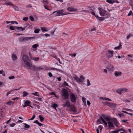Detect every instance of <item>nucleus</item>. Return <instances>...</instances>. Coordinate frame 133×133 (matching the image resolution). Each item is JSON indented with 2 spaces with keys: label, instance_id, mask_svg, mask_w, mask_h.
I'll return each instance as SVG.
<instances>
[{
  "label": "nucleus",
  "instance_id": "nucleus-13",
  "mask_svg": "<svg viewBox=\"0 0 133 133\" xmlns=\"http://www.w3.org/2000/svg\"><path fill=\"white\" fill-rule=\"evenodd\" d=\"M108 125L109 128L114 127V126L112 122L111 121H109L108 122Z\"/></svg>",
  "mask_w": 133,
  "mask_h": 133
},
{
  "label": "nucleus",
  "instance_id": "nucleus-15",
  "mask_svg": "<svg viewBox=\"0 0 133 133\" xmlns=\"http://www.w3.org/2000/svg\"><path fill=\"white\" fill-rule=\"evenodd\" d=\"M116 106V104L115 103H110L108 106L110 107L113 108L115 107Z\"/></svg>",
  "mask_w": 133,
  "mask_h": 133
},
{
  "label": "nucleus",
  "instance_id": "nucleus-42",
  "mask_svg": "<svg viewBox=\"0 0 133 133\" xmlns=\"http://www.w3.org/2000/svg\"><path fill=\"white\" fill-rule=\"evenodd\" d=\"M9 29L11 30H14L15 29V28L12 26H10L9 27Z\"/></svg>",
  "mask_w": 133,
  "mask_h": 133
},
{
  "label": "nucleus",
  "instance_id": "nucleus-31",
  "mask_svg": "<svg viewBox=\"0 0 133 133\" xmlns=\"http://www.w3.org/2000/svg\"><path fill=\"white\" fill-rule=\"evenodd\" d=\"M39 45L38 44H35L32 45V47L33 48L35 49Z\"/></svg>",
  "mask_w": 133,
  "mask_h": 133
},
{
  "label": "nucleus",
  "instance_id": "nucleus-9",
  "mask_svg": "<svg viewBox=\"0 0 133 133\" xmlns=\"http://www.w3.org/2000/svg\"><path fill=\"white\" fill-rule=\"evenodd\" d=\"M62 106L64 107H65L66 106L68 108L71 107L70 103L68 101H66L65 104H63Z\"/></svg>",
  "mask_w": 133,
  "mask_h": 133
},
{
  "label": "nucleus",
  "instance_id": "nucleus-6",
  "mask_svg": "<svg viewBox=\"0 0 133 133\" xmlns=\"http://www.w3.org/2000/svg\"><path fill=\"white\" fill-rule=\"evenodd\" d=\"M113 51H111L110 50H108L106 54L107 57L109 58L113 56Z\"/></svg>",
  "mask_w": 133,
  "mask_h": 133
},
{
  "label": "nucleus",
  "instance_id": "nucleus-20",
  "mask_svg": "<svg viewBox=\"0 0 133 133\" xmlns=\"http://www.w3.org/2000/svg\"><path fill=\"white\" fill-rule=\"evenodd\" d=\"M88 8H89V9L88 10L89 11V12H92L95 9V8L94 6L91 7H88Z\"/></svg>",
  "mask_w": 133,
  "mask_h": 133
},
{
  "label": "nucleus",
  "instance_id": "nucleus-37",
  "mask_svg": "<svg viewBox=\"0 0 133 133\" xmlns=\"http://www.w3.org/2000/svg\"><path fill=\"white\" fill-rule=\"evenodd\" d=\"M103 98L104 100L105 101H111V99H109L108 98H107L106 97H105V98Z\"/></svg>",
  "mask_w": 133,
  "mask_h": 133
},
{
  "label": "nucleus",
  "instance_id": "nucleus-50",
  "mask_svg": "<svg viewBox=\"0 0 133 133\" xmlns=\"http://www.w3.org/2000/svg\"><path fill=\"white\" fill-rule=\"evenodd\" d=\"M14 91V90H11L10 91H9L6 94V96H8L9 95L10 93L11 92H12V91Z\"/></svg>",
  "mask_w": 133,
  "mask_h": 133
},
{
  "label": "nucleus",
  "instance_id": "nucleus-64",
  "mask_svg": "<svg viewBox=\"0 0 133 133\" xmlns=\"http://www.w3.org/2000/svg\"><path fill=\"white\" fill-rule=\"evenodd\" d=\"M43 31H47L46 30V29L44 28H42L41 29Z\"/></svg>",
  "mask_w": 133,
  "mask_h": 133
},
{
  "label": "nucleus",
  "instance_id": "nucleus-48",
  "mask_svg": "<svg viewBox=\"0 0 133 133\" xmlns=\"http://www.w3.org/2000/svg\"><path fill=\"white\" fill-rule=\"evenodd\" d=\"M100 118H101V120L104 123V124H105V123H106L107 122L104 120L103 119V118L102 117H101Z\"/></svg>",
  "mask_w": 133,
  "mask_h": 133
},
{
  "label": "nucleus",
  "instance_id": "nucleus-12",
  "mask_svg": "<svg viewBox=\"0 0 133 133\" xmlns=\"http://www.w3.org/2000/svg\"><path fill=\"white\" fill-rule=\"evenodd\" d=\"M67 10L68 11L71 12L76 11L77 10L76 9L72 7H69L67 9Z\"/></svg>",
  "mask_w": 133,
  "mask_h": 133
},
{
  "label": "nucleus",
  "instance_id": "nucleus-44",
  "mask_svg": "<svg viewBox=\"0 0 133 133\" xmlns=\"http://www.w3.org/2000/svg\"><path fill=\"white\" fill-rule=\"evenodd\" d=\"M104 105H106L108 106V105H109L110 102L106 101L104 102Z\"/></svg>",
  "mask_w": 133,
  "mask_h": 133
},
{
  "label": "nucleus",
  "instance_id": "nucleus-19",
  "mask_svg": "<svg viewBox=\"0 0 133 133\" xmlns=\"http://www.w3.org/2000/svg\"><path fill=\"white\" fill-rule=\"evenodd\" d=\"M34 123H36L38 124L39 126H41L43 125V124H42L41 123L39 122L38 120H36L34 122Z\"/></svg>",
  "mask_w": 133,
  "mask_h": 133
},
{
  "label": "nucleus",
  "instance_id": "nucleus-4",
  "mask_svg": "<svg viewBox=\"0 0 133 133\" xmlns=\"http://www.w3.org/2000/svg\"><path fill=\"white\" fill-rule=\"evenodd\" d=\"M63 9L61 10H58L57 11L54 12L53 13V14L55 13V15L56 16H59L60 15H64L68 14H64L63 13Z\"/></svg>",
  "mask_w": 133,
  "mask_h": 133
},
{
  "label": "nucleus",
  "instance_id": "nucleus-38",
  "mask_svg": "<svg viewBox=\"0 0 133 133\" xmlns=\"http://www.w3.org/2000/svg\"><path fill=\"white\" fill-rule=\"evenodd\" d=\"M129 5H131L132 7V9L133 10V2H131L129 3Z\"/></svg>",
  "mask_w": 133,
  "mask_h": 133
},
{
  "label": "nucleus",
  "instance_id": "nucleus-14",
  "mask_svg": "<svg viewBox=\"0 0 133 133\" xmlns=\"http://www.w3.org/2000/svg\"><path fill=\"white\" fill-rule=\"evenodd\" d=\"M74 78L78 82H82V80L76 76L75 77H74Z\"/></svg>",
  "mask_w": 133,
  "mask_h": 133
},
{
  "label": "nucleus",
  "instance_id": "nucleus-53",
  "mask_svg": "<svg viewBox=\"0 0 133 133\" xmlns=\"http://www.w3.org/2000/svg\"><path fill=\"white\" fill-rule=\"evenodd\" d=\"M80 78L82 79H81L82 82L85 79L84 77L82 75H81V76Z\"/></svg>",
  "mask_w": 133,
  "mask_h": 133
},
{
  "label": "nucleus",
  "instance_id": "nucleus-39",
  "mask_svg": "<svg viewBox=\"0 0 133 133\" xmlns=\"http://www.w3.org/2000/svg\"><path fill=\"white\" fill-rule=\"evenodd\" d=\"M39 59V58L38 57H35V58L33 57L32 58V59L36 61H38V60Z\"/></svg>",
  "mask_w": 133,
  "mask_h": 133
},
{
  "label": "nucleus",
  "instance_id": "nucleus-21",
  "mask_svg": "<svg viewBox=\"0 0 133 133\" xmlns=\"http://www.w3.org/2000/svg\"><path fill=\"white\" fill-rule=\"evenodd\" d=\"M115 0H107L106 2L110 4H113L115 2Z\"/></svg>",
  "mask_w": 133,
  "mask_h": 133
},
{
  "label": "nucleus",
  "instance_id": "nucleus-16",
  "mask_svg": "<svg viewBox=\"0 0 133 133\" xmlns=\"http://www.w3.org/2000/svg\"><path fill=\"white\" fill-rule=\"evenodd\" d=\"M104 118L106 121H108V122L110 120V118L108 117L107 116L105 115H103L102 116Z\"/></svg>",
  "mask_w": 133,
  "mask_h": 133
},
{
  "label": "nucleus",
  "instance_id": "nucleus-22",
  "mask_svg": "<svg viewBox=\"0 0 133 133\" xmlns=\"http://www.w3.org/2000/svg\"><path fill=\"white\" fill-rule=\"evenodd\" d=\"M123 89H120L117 90V92L120 95L122 94V92L123 91Z\"/></svg>",
  "mask_w": 133,
  "mask_h": 133
},
{
  "label": "nucleus",
  "instance_id": "nucleus-46",
  "mask_svg": "<svg viewBox=\"0 0 133 133\" xmlns=\"http://www.w3.org/2000/svg\"><path fill=\"white\" fill-rule=\"evenodd\" d=\"M132 35L130 34H129L128 36H127V39H128L131 36H132Z\"/></svg>",
  "mask_w": 133,
  "mask_h": 133
},
{
  "label": "nucleus",
  "instance_id": "nucleus-17",
  "mask_svg": "<svg viewBox=\"0 0 133 133\" xmlns=\"http://www.w3.org/2000/svg\"><path fill=\"white\" fill-rule=\"evenodd\" d=\"M96 17L98 19V20L100 21H103L104 20V18H105L104 17H98V16H96Z\"/></svg>",
  "mask_w": 133,
  "mask_h": 133
},
{
  "label": "nucleus",
  "instance_id": "nucleus-55",
  "mask_svg": "<svg viewBox=\"0 0 133 133\" xmlns=\"http://www.w3.org/2000/svg\"><path fill=\"white\" fill-rule=\"evenodd\" d=\"M14 78H15V77L13 76H10L9 77V79H14Z\"/></svg>",
  "mask_w": 133,
  "mask_h": 133
},
{
  "label": "nucleus",
  "instance_id": "nucleus-1",
  "mask_svg": "<svg viewBox=\"0 0 133 133\" xmlns=\"http://www.w3.org/2000/svg\"><path fill=\"white\" fill-rule=\"evenodd\" d=\"M22 59L25 65L32 70L38 71L43 69L41 66L32 65L31 61L29 59V58L26 55H23Z\"/></svg>",
  "mask_w": 133,
  "mask_h": 133
},
{
  "label": "nucleus",
  "instance_id": "nucleus-51",
  "mask_svg": "<svg viewBox=\"0 0 133 133\" xmlns=\"http://www.w3.org/2000/svg\"><path fill=\"white\" fill-rule=\"evenodd\" d=\"M14 91V90H11L10 91H9L6 94V96H8L9 95L10 93L11 92H12V91Z\"/></svg>",
  "mask_w": 133,
  "mask_h": 133
},
{
  "label": "nucleus",
  "instance_id": "nucleus-35",
  "mask_svg": "<svg viewBox=\"0 0 133 133\" xmlns=\"http://www.w3.org/2000/svg\"><path fill=\"white\" fill-rule=\"evenodd\" d=\"M31 102L28 100L26 101L24 103L25 104H26V105H29L30 104Z\"/></svg>",
  "mask_w": 133,
  "mask_h": 133
},
{
  "label": "nucleus",
  "instance_id": "nucleus-47",
  "mask_svg": "<svg viewBox=\"0 0 133 133\" xmlns=\"http://www.w3.org/2000/svg\"><path fill=\"white\" fill-rule=\"evenodd\" d=\"M40 30L38 29H36L34 31V32L36 33H37L39 32Z\"/></svg>",
  "mask_w": 133,
  "mask_h": 133
},
{
  "label": "nucleus",
  "instance_id": "nucleus-7",
  "mask_svg": "<svg viewBox=\"0 0 133 133\" xmlns=\"http://www.w3.org/2000/svg\"><path fill=\"white\" fill-rule=\"evenodd\" d=\"M29 25L28 24L26 26H25L24 27H22V26L20 27H17V26H15V28L17 29L18 30H20L21 31H23L24 30H25V29L28 26H29Z\"/></svg>",
  "mask_w": 133,
  "mask_h": 133
},
{
  "label": "nucleus",
  "instance_id": "nucleus-59",
  "mask_svg": "<svg viewBox=\"0 0 133 133\" xmlns=\"http://www.w3.org/2000/svg\"><path fill=\"white\" fill-rule=\"evenodd\" d=\"M69 55L70 56H74V57H75L76 56V54H69Z\"/></svg>",
  "mask_w": 133,
  "mask_h": 133
},
{
  "label": "nucleus",
  "instance_id": "nucleus-29",
  "mask_svg": "<svg viewBox=\"0 0 133 133\" xmlns=\"http://www.w3.org/2000/svg\"><path fill=\"white\" fill-rule=\"evenodd\" d=\"M33 37H24V41H28V40L30 39L31 38H33Z\"/></svg>",
  "mask_w": 133,
  "mask_h": 133
},
{
  "label": "nucleus",
  "instance_id": "nucleus-18",
  "mask_svg": "<svg viewBox=\"0 0 133 133\" xmlns=\"http://www.w3.org/2000/svg\"><path fill=\"white\" fill-rule=\"evenodd\" d=\"M12 60L14 61H15L17 59V57L16 54H13L11 56Z\"/></svg>",
  "mask_w": 133,
  "mask_h": 133
},
{
  "label": "nucleus",
  "instance_id": "nucleus-2",
  "mask_svg": "<svg viewBox=\"0 0 133 133\" xmlns=\"http://www.w3.org/2000/svg\"><path fill=\"white\" fill-rule=\"evenodd\" d=\"M99 11V14L101 16H104L105 18L109 17L110 14L108 13L106 11L102 9L99 7L98 8Z\"/></svg>",
  "mask_w": 133,
  "mask_h": 133
},
{
  "label": "nucleus",
  "instance_id": "nucleus-52",
  "mask_svg": "<svg viewBox=\"0 0 133 133\" xmlns=\"http://www.w3.org/2000/svg\"><path fill=\"white\" fill-rule=\"evenodd\" d=\"M103 127L101 125H99L98 126V129H100V130L101 131V130L102 129Z\"/></svg>",
  "mask_w": 133,
  "mask_h": 133
},
{
  "label": "nucleus",
  "instance_id": "nucleus-41",
  "mask_svg": "<svg viewBox=\"0 0 133 133\" xmlns=\"http://www.w3.org/2000/svg\"><path fill=\"white\" fill-rule=\"evenodd\" d=\"M5 4L6 5H14L13 4L11 3L10 2H6L5 3Z\"/></svg>",
  "mask_w": 133,
  "mask_h": 133
},
{
  "label": "nucleus",
  "instance_id": "nucleus-60",
  "mask_svg": "<svg viewBox=\"0 0 133 133\" xmlns=\"http://www.w3.org/2000/svg\"><path fill=\"white\" fill-rule=\"evenodd\" d=\"M127 120H123V119H122L121 120V121H122V122H125V123H129L128 122H127L126 121H127Z\"/></svg>",
  "mask_w": 133,
  "mask_h": 133
},
{
  "label": "nucleus",
  "instance_id": "nucleus-23",
  "mask_svg": "<svg viewBox=\"0 0 133 133\" xmlns=\"http://www.w3.org/2000/svg\"><path fill=\"white\" fill-rule=\"evenodd\" d=\"M23 97H25L29 94L28 92L25 91L23 92Z\"/></svg>",
  "mask_w": 133,
  "mask_h": 133
},
{
  "label": "nucleus",
  "instance_id": "nucleus-25",
  "mask_svg": "<svg viewBox=\"0 0 133 133\" xmlns=\"http://www.w3.org/2000/svg\"><path fill=\"white\" fill-rule=\"evenodd\" d=\"M69 85L66 82H64L63 84L62 85V87H64L65 86H68Z\"/></svg>",
  "mask_w": 133,
  "mask_h": 133
},
{
  "label": "nucleus",
  "instance_id": "nucleus-27",
  "mask_svg": "<svg viewBox=\"0 0 133 133\" xmlns=\"http://www.w3.org/2000/svg\"><path fill=\"white\" fill-rule=\"evenodd\" d=\"M121 45H121V44L120 43H119V46H117L115 47L114 48V49H120L121 46Z\"/></svg>",
  "mask_w": 133,
  "mask_h": 133
},
{
  "label": "nucleus",
  "instance_id": "nucleus-10",
  "mask_svg": "<svg viewBox=\"0 0 133 133\" xmlns=\"http://www.w3.org/2000/svg\"><path fill=\"white\" fill-rule=\"evenodd\" d=\"M122 74V72L120 71H116L114 73V75L116 77H117L121 76Z\"/></svg>",
  "mask_w": 133,
  "mask_h": 133
},
{
  "label": "nucleus",
  "instance_id": "nucleus-45",
  "mask_svg": "<svg viewBox=\"0 0 133 133\" xmlns=\"http://www.w3.org/2000/svg\"><path fill=\"white\" fill-rule=\"evenodd\" d=\"M28 17H25L23 18V20L24 21H26L28 20Z\"/></svg>",
  "mask_w": 133,
  "mask_h": 133
},
{
  "label": "nucleus",
  "instance_id": "nucleus-40",
  "mask_svg": "<svg viewBox=\"0 0 133 133\" xmlns=\"http://www.w3.org/2000/svg\"><path fill=\"white\" fill-rule=\"evenodd\" d=\"M131 15H132L133 16V13L132 11H130L129 13L128 14V16H130Z\"/></svg>",
  "mask_w": 133,
  "mask_h": 133
},
{
  "label": "nucleus",
  "instance_id": "nucleus-62",
  "mask_svg": "<svg viewBox=\"0 0 133 133\" xmlns=\"http://www.w3.org/2000/svg\"><path fill=\"white\" fill-rule=\"evenodd\" d=\"M118 115L120 117L124 116V114L122 113H120L118 114Z\"/></svg>",
  "mask_w": 133,
  "mask_h": 133
},
{
  "label": "nucleus",
  "instance_id": "nucleus-24",
  "mask_svg": "<svg viewBox=\"0 0 133 133\" xmlns=\"http://www.w3.org/2000/svg\"><path fill=\"white\" fill-rule=\"evenodd\" d=\"M58 107V105L56 103H54L53 104L52 107L55 109L56 110H57L56 107Z\"/></svg>",
  "mask_w": 133,
  "mask_h": 133
},
{
  "label": "nucleus",
  "instance_id": "nucleus-5",
  "mask_svg": "<svg viewBox=\"0 0 133 133\" xmlns=\"http://www.w3.org/2000/svg\"><path fill=\"white\" fill-rule=\"evenodd\" d=\"M70 100L73 103H75L76 102V98L74 94L72 93L70 95Z\"/></svg>",
  "mask_w": 133,
  "mask_h": 133
},
{
  "label": "nucleus",
  "instance_id": "nucleus-56",
  "mask_svg": "<svg viewBox=\"0 0 133 133\" xmlns=\"http://www.w3.org/2000/svg\"><path fill=\"white\" fill-rule=\"evenodd\" d=\"M81 12H86L87 13H88L89 12V11L88 10H84L81 11Z\"/></svg>",
  "mask_w": 133,
  "mask_h": 133
},
{
  "label": "nucleus",
  "instance_id": "nucleus-34",
  "mask_svg": "<svg viewBox=\"0 0 133 133\" xmlns=\"http://www.w3.org/2000/svg\"><path fill=\"white\" fill-rule=\"evenodd\" d=\"M120 131V130H114L111 132L112 133H118Z\"/></svg>",
  "mask_w": 133,
  "mask_h": 133
},
{
  "label": "nucleus",
  "instance_id": "nucleus-11",
  "mask_svg": "<svg viewBox=\"0 0 133 133\" xmlns=\"http://www.w3.org/2000/svg\"><path fill=\"white\" fill-rule=\"evenodd\" d=\"M70 107V109L71 111L74 112H76L77 111V109H76L74 106H73L72 107Z\"/></svg>",
  "mask_w": 133,
  "mask_h": 133
},
{
  "label": "nucleus",
  "instance_id": "nucleus-49",
  "mask_svg": "<svg viewBox=\"0 0 133 133\" xmlns=\"http://www.w3.org/2000/svg\"><path fill=\"white\" fill-rule=\"evenodd\" d=\"M29 19L30 20L32 21H33L34 20V18L33 17L31 16H30L29 17Z\"/></svg>",
  "mask_w": 133,
  "mask_h": 133
},
{
  "label": "nucleus",
  "instance_id": "nucleus-54",
  "mask_svg": "<svg viewBox=\"0 0 133 133\" xmlns=\"http://www.w3.org/2000/svg\"><path fill=\"white\" fill-rule=\"evenodd\" d=\"M12 103V102L11 101H9L8 102H7L6 103L7 104H8L9 105H11Z\"/></svg>",
  "mask_w": 133,
  "mask_h": 133
},
{
  "label": "nucleus",
  "instance_id": "nucleus-32",
  "mask_svg": "<svg viewBox=\"0 0 133 133\" xmlns=\"http://www.w3.org/2000/svg\"><path fill=\"white\" fill-rule=\"evenodd\" d=\"M19 41L21 42H23L24 41V37H20L19 39Z\"/></svg>",
  "mask_w": 133,
  "mask_h": 133
},
{
  "label": "nucleus",
  "instance_id": "nucleus-8",
  "mask_svg": "<svg viewBox=\"0 0 133 133\" xmlns=\"http://www.w3.org/2000/svg\"><path fill=\"white\" fill-rule=\"evenodd\" d=\"M106 68L107 69L109 70H111L112 71L115 69L113 65L110 64H109L107 66Z\"/></svg>",
  "mask_w": 133,
  "mask_h": 133
},
{
  "label": "nucleus",
  "instance_id": "nucleus-3",
  "mask_svg": "<svg viewBox=\"0 0 133 133\" xmlns=\"http://www.w3.org/2000/svg\"><path fill=\"white\" fill-rule=\"evenodd\" d=\"M62 98L64 99H66L69 97V92L66 89H63L62 91Z\"/></svg>",
  "mask_w": 133,
  "mask_h": 133
},
{
  "label": "nucleus",
  "instance_id": "nucleus-57",
  "mask_svg": "<svg viewBox=\"0 0 133 133\" xmlns=\"http://www.w3.org/2000/svg\"><path fill=\"white\" fill-rule=\"evenodd\" d=\"M37 93H38V92H35V93H32V94H33V95H34L35 96H39L37 94Z\"/></svg>",
  "mask_w": 133,
  "mask_h": 133
},
{
  "label": "nucleus",
  "instance_id": "nucleus-63",
  "mask_svg": "<svg viewBox=\"0 0 133 133\" xmlns=\"http://www.w3.org/2000/svg\"><path fill=\"white\" fill-rule=\"evenodd\" d=\"M48 75L50 77H52L53 76L52 73L50 72L48 73Z\"/></svg>",
  "mask_w": 133,
  "mask_h": 133
},
{
  "label": "nucleus",
  "instance_id": "nucleus-33",
  "mask_svg": "<svg viewBox=\"0 0 133 133\" xmlns=\"http://www.w3.org/2000/svg\"><path fill=\"white\" fill-rule=\"evenodd\" d=\"M24 127L27 129H29L30 127V126L27 124H24Z\"/></svg>",
  "mask_w": 133,
  "mask_h": 133
},
{
  "label": "nucleus",
  "instance_id": "nucleus-43",
  "mask_svg": "<svg viewBox=\"0 0 133 133\" xmlns=\"http://www.w3.org/2000/svg\"><path fill=\"white\" fill-rule=\"evenodd\" d=\"M87 86H89L91 84V83H90V81L89 79H87Z\"/></svg>",
  "mask_w": 133,
  "mask_h": 133
},
{
  "label": "nucleus",
  "instance_id": "nucleus-28",
  "mask_svg": "<svg viewBox=\"0 0 133 133\" xmlns=\"http://www.w3.org/2000/svg\"><path fill=\"white\" fill-rule=\"evenodd\" d=\"M39 118L40 121H41V122H42L43 121L44 118L43 117H42L41 115H39Z\"/></svg>",
  "mask_w": 133,
  "mask_h": 133
},
{
  "label": "nucleus",
  "instance_id": "nucleus-61",
  "mask_svg": "<svg viewBox=\"0 0 133 133\" xmlns=\"http://www.w3.org/2000/svg\"><path fill=\"white\" fill-rule=\"evenodd\" d=\"M35 115H34L32 117V118H30L29 120H32L34 119L35 118Z\"/></svg>",
  "mask_w": 133,
  "mask_h": 133
},
{
  "label": "nucleus",
  "instance_id": "nucleus-58",
  "mask_svg": "<svg viewBox=\"0 0 133 133\" xmlns=\"http://www.w3.org/2000/svg\"><path fill=\"white\" fill-rule=\"evenodd\" d=\"M15 125V124L14 123H13L10 124V126L11 127H13Z\"/></svg>",
  "mask_w": 133,
  "mask_h": 133
},
{
  "label": "nucleus",
  "instance_id": "nucleus-30",
  "mask_svg": "<svg viewBox=\"0 0 133 133\" xmlns=\"http://www.w3.org/2000/svg\"><path fill=\"white\" fill-rule=\"evenodd\" d=\"M0 74H2L3 76H5V72L3 70H0Z\"/></svg>",
  "mask_w": 133,
  "mask_h": 133
},
{
  "label": "nucleus",
  "instance_id": "nucleus-26",
  "mask_svg": "<svg viewBox=\"0 0 133 133\" xmlns=\"http://www.w3.org/2000/svg\"><path fill=\"white\" fill-rule=\"evenodd\" d=\"M112 119L114 124L116 123H119L116 118H113Z\"/></svg>",
  "mask_w": 133,
  "mask_h": 133
},
{
  "label": "nucleus",
  "instance_id": "nucleus-36",
  "mask_svg": "<svg viewBox=\"0 0 133 133\" xmlns=\"http://www.w3.org/2000/svg\"><path fill=\"white\" fill-rule=\"evenodd\" d=\"M13 8L16 10L18 11L19 10V8L16 6L14 5Z\"/></svg>",
  "mask_w": 133,
  "mask_h": 133
}]
</instances>
